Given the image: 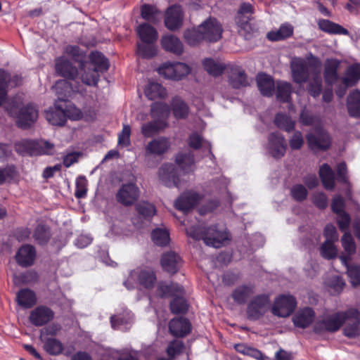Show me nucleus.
<instances>
[{"mask_svg":"<svg viewBox=\"0 0 360 360\" xmlns=\"http://www.w3.org/2000/svg\"><path fill=\"white\" fill-rule=\"evenodd\" d=\"M254 292V287L252 285H244L238 287L233 292L232 297L237 303L244 304Z\"/></svg>","mask_w":360,"mask_h":360,"instance_id":"nucleus-46","label":"nucleus"},{"mask_svg":"<svg viewBox=\"0 0 360 360\" xmlns=\"http://www.w3.org/2000/svg\"><path fill=\"white\" fill-rule=\"evenodd\" d=\"M358 310L356 309H349L346 311H340L330 315H326L321 320L315 323L314 330L316 333H321L324 331L335 332L342 326L349 316H357Z\"/></svg>","mask_w":360,"mask_h":360,"instance_id":"nucleus-7","label":"nucleus"},{"mask_svg":"<svg viewBox=\"0 0 360 360\" xmlns=\"http://www.w3.org/2000/svg\"><path fill=\"white\" fill-rule=\"evenodd\" d=\"M160 264L164 271L174 274L182 265L181 257L174 251L165 252L161 257Z\"/></svg>","mask_w":360,"mask_h":360,"instance_id":"nucleus-22","label":"nucleus"},{"mask_svg":"<svg viewBox=\"0 0 360 360\" xmlns=\"http://www.w3.org/2000/svg\"><path fill=\"white\" fill-rule=\"evenodd\" d=\"M169 113V107L165 103H154L151 105V116L155 120L166 122Z\"/></svg>","mask_w":360,"mask_h":360,"instance_id":"nucleus-42","label":"nucleus"},{"mask_svg":"<svg viewBox=\"0 0 360 360\" xmlns=\"http://www.w3.org/2000/svg\"><path fill=\"white\" fill-rule=\"evenodd\" d=\"M257 84L261 94L264 96H271L275 91L273 78L266 74L259 73L257 76Z\"/></svg>","mask_w":360,"mask_h":360,"instance_id":"nucleus-33","label":"nucleus"},{"mask_svg":"<svg viewBox=\"0 0 360 360\" xmlns=\"http://www.w3.org/2000/svg\"><path fill=\"white\" fill-rule=\"evenodd\" d=\"M141 191L134 183L123 184L118 190L116 198L121 204L129 206L133 205L139 198Z\"/></svg>","mask_w":360,"mask_h":360,"instance_id":"nucleus-15","label":"nucleus"},{"mask_svg":"<svg viewBox=\"0 0 360 360\" xmlns=\"http://www.w3.org/2000/svg\"><path fill=\"white\" fill-rule=\"evenodd\" d=\"M41 338L44 342V348L49 354L56 356L60 354L64 351V354L66 356L70 354V352L64 350L63 345L59 340L54 338H49L42 340V335Z\"/></svg>","mask_w":360,"mask_h":360,"instance_id":"nucleus-37","label":"nucleus"},{"mask_svg":"<svg viewBox=\"0 0 360 360\" xmlns=\"http://www.w3.org/2000/svg\"><path fill=\"white\" fill-rule=\"evenodd\" d=\"M184 39L191 46H195L204 40L199 28L188 29L184 32Z\"/></svg>","mask_w":360,"mask_h":360,"instance_id":"nucleus-61","label":"nucleus"},{"mask_svg":"<svg viewBox=\"0 0 360 360\" xmlns=\"http://www.w3.org/2000/svg\"><path fill=\"white\" fill-rule=\"evenodd\" d=\"M339 65L340 62L336 59H328L326 61L324 77L328 84H332L337 80V70Z\"/></svg>","mask_w":360,"mask_h":360,"instance_id":"nucleus-44","label":"nucleus"},{"mask_svg":"<svg viewBox=\"0 0 360 360\" xmlns=\"http://www.w3.org/2000/svg\"><path fill=\"white\" fill-rule=\"evenodd\" d=\"M315 313L310 307H304L300 309L292 317V321L295 326L305 328L314 320Z\"/></svg>","mask_w":360,"mask_h":360,"instance_id":"nucleus-29","label":"nucleus"},{"mask_svg":"<svg viewBox=\"0 0 360 360\" xmlns=\"http://www.w3.org/2000/svg\"><path fill=\"white\" fill-rule=\"evenodd\" d=\"M292 92L291 85L285 82H278L276 84V97L281 101L288 102Z\"/></svg>","mask_w":360,"mask_h":360,"instance_id":"nucleus-59","label":"nucleus"},{"mask_svg":"<svg viewBox=\"0 0 360 360\" xmlns=\"http://www.w3.org/2000/svg\"><path fill=\"white\" fill-rule=\"evenodd\" d=\"M176 162L184 173H188L193 169L194 160L191 153L178 154L176 158Z\"/></svg>","mask_w":360,"mask_h":360,"instance_id":"nucleus-49","label":"nucleus"},{"mask_svg":"<svg viewBox=\"0 0 360 360\" xmlns=\"http://www.w3.org/2000/svg\"><path fill=\"white\" fill-rule=\"evenodd\" d=\"M170 147V142L165 137H158L149 141L145 147L146 155L160 156L166 153Z\"/></svg>","mask_w":360,"mask_h":360,"instance_id":"nucleus-26","label":"nucleus"},{"mask_svg":"<svg viewBox=\"0 0 360 360\" xmlns=\"http://www.w3.org/2000/svg\"><path fill=\"white\" fill-rule=\"evenodd\" d=\"M63 108L67 120L93 121L96 117V111L93 106H84L82 110L75 105L70 103L64 105Z\"/></svg>","mask_w":360,"mask_h":360,"instance_id":"nucleus-14","label":"nucleus"},{"mask_svg":"<svg viewBox=\"0 0 360 360\" xmlns=\"http://www.w3.org/2000/svg\"><path fill=\"white\" fill-rule=\"evenodd\" d=\"M146 96L150 100L165 98L167 96V91L160 84L149 82L145 89Z\"/></svg>","mask_w":360,"mask_h":360,"instance_id":"nucleus-41","label":"nucleus"},{"mask_svg":"<svg viewBox=\"0 0 360 360\" xmlns=\"http://www.w3.org/2000/svg\"><path fill=\"white\" fill-rule=\"evenodd\" d=\"M17 300L20 305L25 308L32 307L37 302L34 292L29 289H22L17 295Z\"/></svg>","mask_w":360,"mask_h":360,"instance_id":"nucleus-47","label":"nucleus"},{"mask_svg":"<svg viewBox=\"0 0 360 360\" xmlns=\"http://www.w3.org/2000/svg\"><path fill=\"white\" fill-rule=\"evenodd\" d=\"M22 77L15 75L12 78L5 71L0 70V105L6 99L8 86L14 87L21 84Z\"/></svg>","mask_w":360,"mask_h":360,"instance_id":"nucleus-27","label":"nucleus"},{"mask_svg":"<svg viewBox=\"0 0 360 360\" xmlns=\"http://www.w3.org/2000/svg\"><path fill=\"white\" fill-rule=\"evenodd\" d=\"M198 28L205 41L216 42L221 38L222 25L214 18L206 19L198 26Z\"/></svg>","mask_w":360,"mask_h":360,"instance_id":"nucleus-11","label":"nucleus"},{"mask_svg":"<svg viewBox=\"0 0 360 360\" xmlns=\"http://www.w3.org/2000/svg\"><path fill=\"white\" fill-rule=\"evenodd\" d=\"M352 319L347 323L344 328V334L349 338L356 337L360 335V313L358 311L357 316H349L347 321Z\"/></svg>","mask_w":360,"mask_h":360,"instance_id":"nucleus-43","label":"nucleus"},{"mask_svg":"<svg viewBox=\"0 0 360 360\" xmlns=\"http://www.w3.org/2000/svg\"><path fill=\"white\" fill-rule=\"evenodd\" d=\"M190 147L198 149L203 148L208 153H211V146L208 141H205L198 133H192L188 139Z\"/></svg>","mask_w":360,"mask_h":360,"instance_id":"nucleus-57","label":"nucleus"},{"mask_svg":"<svg viewBox=\"0 0 360 360\" xmlns=\"http://www.w3.org/2000/svg\"><path fill=\"white\" fill-rule=\"evenodd\" d=\"M183 22V11L179 6L169 7L165 14V24L170 30L179 29Z\"/></svg>","mask_w":360,"mask_h":360,"instance_id":"nucleus-25","label":"nucleus"},{"mask_svg":"<svg viewBox=\"0 0 360 360\" xmlns=\"http://www.w3.org/2000/svg\"><path fill=\"white\" fill-rule=\"evenodd\" d=\"M161 44L162 48L176 55L183 53L184 48L181 41L172 34L165 35L162 38Z\"/></svg>","mask_w":360,"mask_h":360,"instance_id":"nucleus-36","label":"nucleus"},{"mask_svg":"<svg viewBox=\"0 0 360 360\" xmlns=\"http://www.w3.org/2000/svg\"><path fill=\"white\" fill-rule=\"evenodd\" d=\"M185 349L182 341L175 340L170 342L167 347L166 352L170 360L174 359L183 353Z\"/></svg>","mask_w":360,"mask_h":360,"instance_id":"nucleus-60","label":"nucleus"},{"mask_svg":"<svg viewBox=\"0 0 360 360\" xmlns=\"http://www.w3.org/2000/svg\"><path fill=\"white\" fill-rule=\"evenodd\" d=\"M36 256V252L33 246L25 245L22 246L15 255L18 264L26 267L33 264Z\"/></svg>","mask_w":360,"mask_h":360,"instance_id":"nucleus-30","label":"nucleus"},{"mask_svg":"<svg viewBox=\"0 0 360 360\" xmlns=\"http://www.w3.org/2000/svg\"><path fill=\"white\" fill-rule=\"evenodd\" d=\"M319 28L326 32L336 34L347 35L349 32L343 27L328 20H321L319 22Z\"/></svg>","mask_w":360,"mask_h":360,"instance_id":"nucleus-51","label":"nucleus"},{"mask_svg":"<svg viewBox=\"0 0 360 360\" xmlns=\"http://www.w3.org/2000/svg\"><path fill=\"white\" fill-rule=\"evenodd\" d=\"M20 98H13L6 106L8 113L16 118L18 127L26 129L32 126L37 120L39 111L37 106L32 103L20 106Z\"/></svg>","mask_w":360,"mask_h":360,"instance_id":"nucleus-4","label":"nucleus"},{"mask_svg":"<svg viewBox=\"0 0 360 360\" xmlns=\"http://www.w3.org/2000/svg\"><path fill=\"white\" fill-rule=\"evenodd\" d=\"M319 176L323 186L328 190H332L335 187V174L332 168L328 164H323L319 169Z\"/></svg>","mask_w":360,"mask_h":360,"instance_id":"nucleus-38","label":"nucleus"},{"mask_svg":"<svg viewBox=\"0 0 360 360\" xmlns=\"http://www.w3.org/2000/svg\"><path fill=\"white\" fill-rule=\"evenodd\" d=\"M294 27L288 22L281 25L278 29L273 30L266 34V38L271 41L285 40L292 36Z\"/></svg>","mask_w":360,"mask_h":360,"instance_id":"nucleus-31","label":"nucleus"},{"mask_svg":"<svg viewBox=\"0 0 360 360\" xmlns=\"http://www.w3.org/2000/svg\"><path fill=\"white\" fill-rule=\"evenodd\" d=\"M324 283L328 292L332 295L340 293L345 285V281L338 274L329 276Z\"/></svg>","mask_w":360,"mask_h":360,"instance_id":"nucleus-39","label":"nucleus"},{"mask_svg":"<svg viewBox=\"0 0 360 360\" xmlns=\"http://www.w3.org/2000/svg\"><path fill=\"white\" fill-rule=\"evenodd\" d=\"M136 210L139 214V218L146 221H150L155 214V207L150 202L147 201H141L135 206Z\"/></svg>","mask_w":360,"mask_h":360,"instance_id":"nucleus-40","label":"nucleus"},{"mask_svg":"<svg viewBox=\"0 0 360 360\" xmlns=\"http://www.w3.org/2000/svg\"><path fill=\"white\" fill-rule=\"evenodd\" d=\"M347 269V275L350 279V283L353 286L360 285V266H349L345 264Z\"/></svg>","mask_w":360,"mask_h":360,"instance_id":"nucleus-64","label":"nucleus"},{"mask_svg":"<svg viewBox=\"0 0 360 360\" xmlns=\"http://www.w3.org/2000/svg\"><path fill=\"white\" fill-rule=\"evenodd\" d=\"M290 68L293 80L297 84L306 82L311 75L312 80L309 84V92L314 97L320 94L322 84L320 75L321 65L318 58L313 56L308 59L295 58L291 60Z\"/></svg>","mask_w":360,"mask_h":360,"instance_id":"nucleus-2","label":"nucleus"},{"mask_svg":"<svg viewBox=\"0 0 360 360\" xmlns=\"http://www.w3.org/2000/svg\"><path fill=\"white\" fill-rule=\"evenodd\" d=\"M202 196L193 191L184 193L175 201V207L184 212L193 209L201 200Z\"/></svg>","mask_w":360,"mask_h":360,"instance_id":"nucleus-20","label":"nucleus"},{"mask_svg":"<svg viewBox=\"0 0 360 360\" xmlns=\"http://www.w3.org/2000/svg\"><path fill=\"white\" fill-rule=\"evenodd\" d=\"M309 146L312 150H326L330 145V139L327 132L322 129H317L314 134L307 136Z\"/></svg>","mask_w":360,"mask_h":360,"instance_id":"nucleus-18","label":"nucleus"},{"mask_svg":"<svg viewBox=\"0 0 360 360\" xmlns=\"http://www.w3.org/2000/svg\"><path fill=\"white\" fill-rule=\"evenodd\" d=\"M338 250L334 241H325L321 247V255L326 259H332L336 257Z\"/></svg>","mask_w":360,"mask_h":360,"instance_id":"nucleus-63","label":"nucleus"},{"mask_svg":"<svg viewBox=\"0 0 360 360\" xmlns=\"http://www.w3.org/2000/svg\"><path fill=\"white\" fill-rule=\"evenodd\" d=\"M156 281L154 272L150 269H139V284L146 288H152Z\"/></svg>","mask_w":360,"mask_h":360,"instance_id":"nucleus-56","label":"nucleus"},{"mask_svg":"<svg viewBox=\"0 0 360 360\" xmlns=\"http://www.w3.org/2000/svg\"><path fill=\"white\" fill-rule=\"evenodd\" d=\"M296 301L293 296L281 295L276 298L271 308L274 315L278 317H287L294 311Z\"/></svg>","mask_w":360,"mask_h":360,"instance_id":"nucleus-13","label":"nucleus"},{"mask_svg":"<svg viewBox=\"0 0 360 360\" xmlns=\"http://www.w3.org/2000/svg\"><path fill=\"white\" fill-rule=\"evenodd\" d=\"M202 64L205 70L213 76L221 75L224 70V65L219 61L212 58L205 59Z\"/></svg>","mask_w":360,"mask_h":360,"instance_id":"nucleus-58","label":"nucleus"},{"mask_svg":"<svg viewBox=\"0 0 360 360\" xmlns=\"http://www.w3.org/2000/svg\"><path fill=\"white\" fill-rule=\"evenodd\" d=\"M169 328L174 336L184 337L191 331V324L186 319H174L169 322Z\"/></svg>","mask_w":360,"mask_h":360,"instance_id":"nucleus-32","label":"nucleus"},{"mask_svg":"<svg viewBox=\"0 0 360 360\" xmlns=\"http://www.w3.org/2000/svg\"><path fill=\"white\" fill-rule=\"evenodd\" d=\"M172 108L174 117L177 119L186 118L188 114V107L187 104L179 97L173 98Z\"/></svg>","mask_w":360,"mask_h":360,"instance_id":"nucleus-52","label":"nucleus"},{"mask_svg":"<svg viewBox=\"0 0 360 360\" xmlns=\"http://www.w3.org/2000/svg\"><path fill=\"white\" fill-rule=\"evenodd\" d=\"M167 124L166 122L153 120L141 126V134L144 137H151L158 134L160 130L166 127Z\"/></svg>","mask_w":360,"mask_h":360,"instance_id":"nucleus-45","label":"nucleus"},{"mask_svg":"<svg viewBox=\"0 0 360 360\" xmlns=\"http://www.w3.org/2000/svg\"><path fill=\"white\" fill-rule=\"evenodd\" d=\"M55 69L58 75L68 79H74L77 75L80 76V69L78 70L65 56L56 59Z\"/></svg>","mask_w":360,"mask_h":360,"instance_id":"nucleus-19","label":"nucleus"},{"mask_svg":"<svg viewBox=\"0 0 360 360\" xmlns=\"http://www.w3.org/2000/svg\"><path fill=\"white\" fill-rule=\"evenodd\" d=\"M54 313L49 307L39 306L30 312V321L35 326H41L53 319Z\"/></svg>","mask_w":360,"mask_h":360,"instance_id":"nucleus-23","label":"nucleus"},{"mask_svg":"<svg viewBox=\"0 0 360 360\" xmlns=\"http://www.w3.org/2000/svg\"><path fill=\"white\" fill-rule=\"evenodd\" d=\"M252 6L249 3H243L235 18L238 31L245 39H250L257 32V27L252 22Z\"/></svg>","mask_w":360,"mask_h":360,"instance_id":"nucleus-9","label":"nucleus"},{"mask_svg":"<svg viewBox=\"0 0 360 360\" xmlns=\"http://www.w3.org/2000/svg\"><path fill=\"white\" fill-rule=\"evenodd\" d=\"M191 71L188 65L184 63H163L158 68V73L164 77L173 80H180L186 77Z\"/></svg>","mask_w":360,"mask_h":360,"instance_id":"nucleus-12","label":"nucleus"},{"mask_svg":"<svg viewBox=\"0 0 360 360\" xmlns=\"http://www.w3.org/2000/svg\"><path fill=\"white\" fill-rule=\"evenodd\" d=\"M271 308V301L269 295L262 294L252 297L247 308L249 319L257 320L262 317Z\"/></svg>","mask_w":360,"mask_h":360,"instance_id":"nucleus-10","label":"nucleus"},{"mask_svg":"<svg viewBox=\"0 0 360 360\" xmlns=\"http://www.w3.org/2000/svg\"><path fill=\"white\" fill-rule=\"evenodd\" d=\"M64 53L79 63L80 79L84 84L89 86L96 85L100 74L107 71L109 68L108 59L98 51L91 53L89 62L85 60V53L77 46H67Z\"/></svg>","mask_w":360,"mask_h":360,"instance_id":"nucleus-1","label":"nucleus"},{"mask_svg":"<svg viewBox=\"0 0 360 360\" xmlns=\"http://www.w3.org/2000/svg\"><path fill=\"white\" fill-rule=\"evenodd\" d=\"M186 233L194 240L202 239L207 245L214 248H221L229 239V235L222 225L212 226L206 229L199 226H190L186 228Z\"/></svg>","mask_w":360,"mask_h":360,"instance_id":"nucleus-3","label":"nucleus"},{"mask_svg":"<svg viewBox=\"0 0 360 360\" xmlns=\"http://www.w3.org/2000/svg\"><path fill=\"white\" fill-rule=\"evenodd\" d=\"M141 17L152 23L156 24L161 19V13L150 5H143L141 8Z\"/></svg>","mask_w":360,"mask_h":360,"instance_id":"nucleus-53","label":"nucleus"},{"mask_svg":"<svg viewBox=\"0 0 360 360\" xmlns=\"http://www.w3.org/2000/svg\"><path fill=\"white\" fill-rule=\"evenodd\" d=\"M18 153L22 155H52L55 151L54 144L44 139L27 140L24 139L15 144Z\"/></svg>","mask_w":360,"mask_h":360,"instance_id":"nucleus-8","label":"nucleus"},{"mask_svg":"<svg viewBox=\"0 0 360 360\" xmlns=\"http://www.w3.org/2000/svg\"><path fill=\"white\" fill-rule=\"evenodd\" d=\"M138 35L141 40L137 45V54L143 58H150L157 54V47L154 44L158 39V32L151 25L145 22L136 29Z\"/></svg>","mask_w":360,"mask_h":360,"instance_id":"nucleus-5","label":"nucleus"},{"mask_svg":"<svg viewBox=\"0 0 360 360\" xmlns=\"http://www.w3.org/2000/svg\"><path fill=\"white\" fill-rule=\"evenodd\" d=\"M53 89L60 101H65L72 97L74 93L82 91L80 85L73 86V84L66 79L58 80L53 86Z\"/></svg>","mask_w":360,"mask_h":360,"instance_id":"nucleus-21","label":"nucleus"},{"mask_svg":"<svg viewBox=\"0 0 360 360\" xmlns=\"http://www.w3.org/2000/svg\"><path fill=\"white\" fill-rule=\"evenodd\" d=\"M266 150L274 158H282L286 151L285 138L279 133H271L268 138Z\"/></svg>","mask_w":360,"mask_h":360,"instance_id":"nucleus-16","label":"nucleus"},{"mask_svg":"<svg viewBox=\"0 0 360 360\" xmlns=\"http://www.w3.org/2000/svg\"><path fill=\"white\" fill-rule=\"evenodd\" d=\"M275 124L280 129L286 131H291L295 127V121L283 113H278L274 119Z\"/></svg>","mask_w":360,"mask_h":360,"instance_id":"nucleus-55","label":"nucleus"},{"mask_svg":"<svg viewBox=\"0 0 360 360\" xmlns=\"http://www.w3.org/2000/svg\"><path fill=\"white\" fill-rule=\"evenodd\" d=\"M134 322V316L131 312L124 309L122 313L116 314L110 317V324L113 329L122 331L131 328Z\"/></svg>","mask_w":360,"mask_h":360,"instance_id":"nucleus-24","label":"nucleus"},{"mask_svg":"<svg viewBox=\"0 0 360 360\" xmlns=\"http://www.w3.org/2000/svg\"><path fill=\"white\" fill-rule=\"evenodd\" d=\"M229 82L230 85L235 89H240L248 84L245 71L238 66L231 68Z\"/></svg>","mask_w":360,"mask_h":360,"instance_id":"nucleus-34","label":"nucleus"},{"mask_svg":"<svg viewBox=\"0 0 360 360\" xmlns=\"http://www.w3.org/2000/svg\"><path fill=\"white\" fill-rule=\"evenodd\" d=\"M131 127L128 124H123L122 130L118 134L117 146L124 148L131 145Z\"/></svg>","mask_w":360,"mask_h":360,"instance_id":"nucleus-62","label":"nucleus"},{"mask_svg":"<svg viewBox=\"0 0 360 360\" xmlns=\"http://www.w3.org/2000/svg\"><path fill=\"white\" fill-rule=\"evenodd\" d=\"M177 170L172 164H164L159 169L160 181L167 187H180L181 182L176 176Z\"/></svg>","mask_w":360,"mask_h":360,"instance_id":"nucleus-17","label":"nucleus"},{"mask_svg":"<svg viewBox=\"0 0 360 360\" xmlns=\"http://www.w3.org/2000/svg\"><path fill=\"white\" fill-rule=\"evenodd\" d=\"M360 79V64H354L349 66L347 70L345 77L343 78V84L346 86H351L355 84Z\"/></svg>","mask_w":360,"mask_h":360,"instance_id":"nucleus-50","label":"nucleus"},{"mask_svg":"<svg viewBox=\"0 0 360 360\" xmlns=\"http://www.w3.org/2000/svg\"><path fill=\"white\" fill-rule=\"evenodd\" d=\"M154 243L159 246L167 245L170 240L169 234L165 228H157L151 233Z\"/></svg>","mask_w":360,"mask_h":360,"instance_id":"nucleus-54","label":"nucleus"},{"mask_svg":"<svg viewBox=\"0 0 360 360\" xmlns=\"http://www.w3.org/2000/svg\"><path fill=\"white\" fill-rule=\"evenodd\" d=\"M341 242L345 255H341L340 259L343 264H347V262L350 260L351 256L356 251V244L352 236L349 231L345 232V234L341 238Z\"/></svg>","mask_w":360,"mask_h":360,"instance_id":"nucleus-35","label":"nucleus"},{"mask_svg":"<svg viewBox=\"0 0 360 360\" xmlns=\"http://www.w3.org/2000/svg\"><path fill=\"white\" fill-rule=\"evenodd\" d=\"M158 290L162 297H174L170 303L171 311L174 314L186 313L188 310V303L184 298V288L177 283L159 284Z\"/></svg>","mask_w":360,"mask_h":360,"instance_id":"nucleus-6","label":"nucleus"},{"mask_svg":"<svg viewBox=\"0 0 360 360\" xmlns=\"http://www.w3.org/2000/svg\"><path fill=\"white\" fill-rule=\"evenodd\" d=\"M347 108L351 116H360V91H354L349 94L347 98Z\"/></svg>","mask_w":360,"mask_h":360,"instance_id":"nucleus-48","label":"nucleus"},{"mask_svg":"<svg viewBox=\"0 0 360 360\" xmlns=\"http://www.w3.org/2000/svg\"><path fill=\"white\" fill-rule=\"evenodd\" d=\"M46 120L52 125L63 126L67 121V115L65 113L63 105L56 103L54 107L45 112Z\"/></svg>","mask_w":360,"mask_h":360,"instance_id":"nucleus-28","label":"nucleus"}]
</instances>
